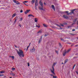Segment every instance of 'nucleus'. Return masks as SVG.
I'll use <instances>...</instances> for the list:
<instances>
[{"mask_svg":"<svg viewBox=\"0 0 78 78\" xmlns=\"http://www.w3.org/2000/svg\"><path fill=\"white\" fill-rule=\"evenodd\" d=\"M19 51H17V53L18 54V55L20 56V57H21V56H22V57H24V55H23V51L22 50H20V49H19Z\"/></svg>","mask_w":78,"mask_h":78,"instance_id":"f257e3e1","label":"nucleus"},{"mask_svg":"<svg viewBox=\"0 0 78 78\" xmlns=\"http://www.w3.org/2000/svg\"><path fill=\"white\" fill-rule=\"evenodd\" d=\"M56 64V63H54L53 65H52V69H51L50 71L51 73L54 75H55V69H54V66Z\"/></svg>","mask_w":78,"mask_h":78,"instance_id":"f03ea898","label":"nucleus"},{"mask_svg":"<svg viewBox=\"0 0 78 78\" xmlns=\"http://www.w3.org/2000/svg\"><path fill=\"white\" fill-rule=\"evenodd\" d=\"M35 3V6H38V1H37V0H36Z\"/></svg>","mask_w":78,"mask_h":78,"instance_id":"7ed1b4c3","label":"nucleus"},{"mask_svg":"<svg viewBox=\"0 0 78 78\" xmlns=\"http://www.w3.org/2000/svg\"><path fill=\"white\" fill-rule=\"evenodd\" d=\"M63 18L66 19H69V17L66 15H64L63 16Z\"/></svg>","mask_w":78,"mask_h":78,"instance_id":"20e7f679","label":"nucleus"},{"mask_svg":"<svg viewBox=\"0 0 78 78\" xmlns=\"http://www.w3.org/2000/svg\"><path fill=\"white\" fill-rule=\"evenodd\" d=\"M31 10L30 9L29 10H27L24 13L25 14H27V13H28Z\"/></svg>","mask_w":78,"mask_h":78,"instance_id":"39448f33","label":"nucleus"},{"mask_svg":"<svg viewBox=\"0 0 78 78\" xmlns=\"http://www.w3.org/2000/svg\"><path fill=\"white\" fill-rule=\"evenodd\" d=\"M66 53H67V51L65 50L63 53V56H66Z\"/></svg>","mask_w":78,"mask_h":78,"instance_id":"423d86ee","label":"nucleus"},{"mask_svg":"<svg viewBox=\"0 0 78 78\" xmlns=\"http://www.w3.org/2000/svg\"><path fill=\"white\" fill-rule=\"evenodd\" d=\"M51 6L52 9H53L54 11H55V6H54L53 5H52Z\"/></svg>","mask_w":78,"mask_h":78,"instance_id":"0eeeda50","label":"nucleus"},{"mask_svg":"<svg viewBox=\"0 0 78 78\" xmlns=\"http://www.w3.org/2000/svg\"><path fill=\"white\" fill-rule=\"evenodd\" d=\"M42 33V30L41 29L37 32V34H39V33Z\"/></svg>","mask_w":78,"mask_h":78,"instance_id":"6e6552de","label":"nucleus"},{"mask_svg":"<svg viewBox=\"0 0 78 78\" xmlns=\"http://www.w3.org/2000/svg\"><path fill=\"white\" fill-rule=\"evenodd\" d=\"M39 9H40L41 10H43L44 9H43V6H39Z\"/></svg>","mask_w":78,"mask_h":78,"instance_id":"1a4fd4ad","label":"nucleus"},{"mask_svg":"<svg viewBox=\"0 0 78 78\" xmlns=\"http://www.w3.org/2000/svg\"><path fill=\"white\" fill-rule=\"evenodd\" d=\"M40 4L41 6H43V4H42V2L41 1H40Z\"/></svg>","mask_w":78,"mask_h":78,"instance_id":"9d476101","label":"nucleus"},{"mask_svg":"<svg viewBox=\"0 0 78 78\" xmlns=\"http://www.w3.org/2000/svg\"><path fill=\"white\" fill-rule=\"evenodd\" d=\"M35 50V49H32L30 50V51H31V52H34Z\"/></svg>","mask_w":78,"mask_h":78,"instance_id":"9b49d317","label":"nucleus"},{"mask_svg":"<svg viewBox=\"0 0 78 78\" xmlns=\"http://www.w3.org/2000/svg\"><path fill=\"white\" fill-rule=\"evenodd\" d=\"M71 50V48H70L69 49H68L67 51V53H69V52Z\"/></svg>","mask_w":78,"mask_h":78,"instance_id":"f8f14e48","label":"nucleus"},{"mask_svg":"<svg viewBox=\"0 0 78 78\" xmlns=\"http://www.w3.org/2000/svg\"><path fill=\"white\" fill-rule=\"evenodd\" d=\"M34 2H35V0H32L31 2V3L32 4H34Z\"/></svg>","mask_w":78,"mask_h":78,"instance_id":"ddd939ff","label":"nucleus"},{"mask_svg":"<svg viewBox=\"0 0 78 78\" xmlns=\"http://www.w3.org/2000/svg\"><path fill=\"white\" fill-rule=\"evenodd\" d=\"M43 25L44 27H48V26L47 25V24H43Z\"/></svg>","mask_w":78,"mask_h":78,"instance_id":"4468645a","label":"nucleus"},{"mask_svg":"<svg viewBox=\"0 0 78 78\" xmlns=\"http://www.w3.org/2000/svg\"><path fill=\"white\" fill-rule=\"evenodd\" d=\"M36 27H38V28H40V27H41V26L39 24H38V25H36Z\"/></svg>","mask_w":78,"mask_h":78,"instance_id":"2eb2a0df","label":"nucleus"},{"mask_svg":"<svg viewBox=\"0 0 78 78\" xmlns=\"http://www.w3.org/2000/svg\"><path fill=\"white\" fill-rule=\"evenodd\" d=\"M48 35V33H46L45 34V35L44 36L46 37Z\"/></svg>","mask_w":78,"mask_h":78,"instance_id":"dca6fc26","label":"nucleus"},{"mask_svg":"<svg viewBox=\"0 0 78 78\" xmlns=\"http://www.w3.org/2000/svg\"><path fill=\"white\" fill-rule=\"evenodd\" d=\"M38 19L37 18H35V22H37Z\"/></svg>","mask_w":78,"mask_h":78,"instance_id":"f3484780","label":"nucleus"},{"mask_svg":"<svg viewBox=\"0 0 78 78\" xmlns=\"http://www.w3.org/2000/svg\"><path fill=\"white\" fill-rule=\"evenodd\" d=\"M16 16V13H15L12 15V17H15Z\"/></svg>","mask_w":78,"mask_h":78,"instance_id":"a211bd4d","label":"nucleus"},{"mask_svg":"<svg viewBox=\"0 0 78 78\" xmlns=\"http://www.w3.org/2000/svg\"><path fill=\"white\" fill-rule=\"evenodd\" d=\"M17 5H19L20 4V3L18 1H16L15 3Z\"/></svg>","mask_w":78,"mask_h":78,"instance_id":"6ab92c4d","label":"nucleus"},{"mask_svg":"<svg viewBox=\"0 0 78 78\" xmlns=\"http://www.w3.org/2000/svg\"><path fill=\"white\" fill-rule=\"evenodd\" d=\"M77 20V19H76L73 20V22H76Z\"/></svg>","mask_w":78,"mask_h":78,"instance_id":"aec40b11","label":"nucleus"},{"mask_svg":"<svg viewBox=\"0 0 78 78\" xmlns=\"http://www.w3.org/2000/svg\"><path fill=\"white\" fill-rule=\"evenodd\" d=\"M41 41H42V39H39V42H38V43H39V44H40V43H41Z\"/></svg>","mask_w":78,"mask_h":78,"instance_id":"412c9836","label":"nucleus"},{"mask_svg":"<svg viewBox=\"0 0 78 78\" xmlns=\"http://www.w3.org/2000/svg\"><path fill=\"white\" fill-rule=\"evenodd\" d=\"M76 9H73V10H72V12L73 14H74V11H75Z\"/></svg>","mask_w":78,"mask_h":78,"instance_id":"4be33fe9","label":"nucleus"},{"mask_svg":"<svg viewBox=\"0 0 78 78\" xmlns=\"http://www.w3.org/2000/svg\"><path fill=\"white\" fill-rule=\"evenodd\" d=\"M5 71H0V73H4Z\"/></svg>","mask_w":78,"mask_h":78,"instance_id":"5701e85b","label":"nucleus"},{"mask_svg":"<svg viewBox=\"0 0 78 78\" xmlns=\"http://www.w3.org/2000/svg\"><path fill=\"white\" fill-rule=\"evenodd\" d=\"M10 75H12V76H14V75H15V74H14V73H11L10 74Z\"/></svg>","mask_w":78,"mask_h":78,"instance_id":"b1692460","label":"nucleus"},{"mask_svg":"<svg viewBox=\"0 0 78 78\" xmlns=\"http://www.w3.org/2000/svg\"><path fill=\"white\" fill-rule=\"evenodd\" d=\"M67 61H68V59H66L65 62V64H66V62H67Z\"/></svg>","mask_w":78,"mask_h":78,"instance_id":"393cba45","label":"nucleus"},{"mask_svg":"<svg viewBox=\"0 0 78 78\" xmlns=\"http://www.w3.org/2000/svg\"><path fill=\"white\" fill-rule=\"evenodd\" d=\"M35 9L36 10H37V6H35Z\"/></svg>","mask_w":78,"mask_h":78,"instance_id":"a878e982","label":"nucleus"},{"mask_svg":"<svg viewBox=\"0 0 78 78\" xmlns=\"http://www.w3.org/2000/svg\"><path fill=\"white\" fill-rule=\"evenodd\" d=\"M28 1H24L23 2V3H28Z\"/></svg>","mask_w":78,"mask_h":78,"instance_id":"bb28decb","label":"nucleus"},{"mask_svg":"<svg viewBox=\"0 0 78 78\" xmlns=\"http://www.w3.org/2000/svg\"><path fill=\"white\" fill-rule=\"evenodd\" d=\"M12 59H13V60H14V56H12Z\"/></svg>","mask_w":78,"mask_h":78,"instance_id":"cd10ccee","label":"nucleus"},{"mask_svg":"<svg viewBox=\"0 0 78 78\" xmlns=\"http://www.w3.org/2000/svg\"><path fill=\"white\" fill-rule=\"evenodd\" d=\"M55 52L57 54V55H58V51L55 50Z\"/></svg>","mask_w":78,"mask_h":78,"instance_id":"c85d7f7f","label":"nucleus"},{"mask_svg":"<svg viewBox=\"0 0 78 78\" xmlns=\"http://www.w3.org/2000/svg\"><path fill=\"white\" fill-rule=\"evenodd\" d=\"M20 21H22V20H23V17H21V18H20Z\"/></svg>","mask_w":78,"mask_h":78,"instance_id":"c756f323","label":"nucleus"},{"mask_svg":"<svg viewBox=\"0 0 78 78\" xmlns=\"http://www.w3.org/2000/svg\"><path fill=\"white\" fill-rule=\"evenodd\" d=\"M57 26H58V27H59V28H60V29H62V28H61V26H60L58 25V24H56Z\"/></svg>","mask_w":78,"mask_h":78,"instance_id":"7c9ffc66","label":"nucleus"},{"mask_svg":"<svg viewBox=\"0 0 78 78\" xmlns=\"http://www.w3.org/2000/svg\"><path fill=\"white\" fill-rule=\"evenodd\" d=\"M53 78H57V76H53Z\"/></svg>","mask_w":78,"mask_h":78,"instance_id":"2f4dec72","label":"nucleus"},{"mask_svg":"<svg viewBox=\"0 0 78 78\" xmlns=\"http://www.w3.org/2000/svg\"><path fill=\"white\" fill-rule=\"evenodd\" d=\"M72 13V12H70L69 13H68V15H70V14L71 15Z\"/></svg>","mask_w":78,"mask_h":78,"instance_id":"473e14b6","label":"nucleus"},{"mask_svg":"<svg viewBox=\"0 0 78 78\" xmlns=\"http://www.w3.org/2000/svg\"><path fill=\"white\" fill-rule=\"evenodd\" d=\"M16 20H15V21L14 22V23L13 24L14 25V24H15V23H16Z\"/></svg>","mask_w":78,"mask_h":78,"instance_id":"72a5a7b5","label":"nucleus"},{"mask_svg":"<svg viewBox=\"0 0 78 78\" xmlns=\"http://www.w3.org/2000/svg\"><path fill=\"white\" fill-rule=\"evenodd\" d=\"M13 2H14V3H16V2H17V0H13Z\"/></svg>","mask_w":78,"mask_h":78,"instance_id":"f704fd0d","label":"nucleus"},{"mask_svg":"<svg viewBox=\"0 0 78 78\" xmlns=\"http://www.w3.org/2000/svg\"><path fill=\"white\" fill-rule=\"evenodd\" d=\"M30 44H31V43H30V44H29V45L28 46H27V49H28V48L29 47H30Z\"/></svg>","mask_w":78,"mask_h":78,"instance_id":"c9c22d12","label":"nucleus"},{"mask_svg":"<svg viewBox=\"0 0 78 78\" xmlns=\"http://www.w3.org/2000/svg\"><path fill=\"white\" fill-rule=\"evenodd\" d=\"M4 76V75L3 74H0V76Z\"/></svg>","mask_w":78,"mask_h":78,"instance_id":"e433bc0d","label":"nucleus"},{"mask_svg":"<svg viewBox=\"0 0 78 78\" xmlns=\"http://www.w3.org/2000/svg\"><path fill=\"white\" fill-rule=\"evenodd\" d=\"M33 16V15H28V17H30V16Z\"/></svg>","mask_w":78,"mask_h":78,"instance_id":"4c0bfd02","label":"nucleus"},{"mask_svg":"<svg viewBox=\"0 0 78 78\" xmlns=\"http://www.w3.org/2000/svg\"><path fill=\"white\" fill-rule=\"evenodd\" d=\"M12 70H15V68H12Z\"/></svg>","mask_w":78,"mask_h":78,"instance_id":"58836bf2","label":"nucleus"},{"mask_svg":"<svg viewBox=\"0 0 78 78\" xmlns=\"http://www.w3.org/2000/svg\"><path fill=\"white\" fill-rule=\"evenodd\" d=\"M76 65H74V66H73V69H74V68H75V66Z\"/></svg>","mask_w":78,"mask_h":78,"instance_id":"ea45409f","label":"nucleus"},{"mask_svg":"<svg viewBox=\"0 0 78 78\" xmlns=\"http://www.w3.org/2000/svg\"><path fill=\"white\" fill-rule=\"evenodd\" d=\"M70 34L71 35H73V36L74 35V34H73L72 33H70Z\"/></svg>","mask_w":78,"mask_h":78,"instance_id":"a19ab883","label":"nucleus"},{"mask_svg":"<svg viewBox=\"0 0 78 78\" xmlns=\"http://www.w3.org/2000/svg\"><path fill=\"white\" fill-rule=\"evenodd\" d=\"M65 12L67 13V15H68V14H69V12H68V11H66Z\"/></svg>","mask_w":78,"mask_h":78,"instance_id":"79ce46f5","label":"nucleus"},{"mask_svg":"<svg viewBox=\"0 0 78 78\" xmlns=\"http://www.w3.org/2000/svg\"><path fill=\"white\" fill-rule=\"evenodd\" d=\"M19 26L20 27H22V25H21V24H20L19 25Z\"/></svg>","mask_w":78,"mask_h":78,"instance_id":"37998d69","label":"nucleus"},{"mask_svg":"<svg viewBox=\"0 0 78 78\" xmlns=\"http://www.w3.org/2000/svg\"><path fill=\"white\" fill-rule=\"evenodd\" d=\"M20 12H23V10H20Z\"/></svg>","mask_w":78,"mask_h":78,"instance_id":"c03bdc74","label":"nucleus"},{"mask_svg":"<svg viewBox=\"0 0 78 78\" xmlns=\"http://www.w3.org/2000/svg\"><path fill=\"white\" fill-rule=\"evenodd\" d=\"M60 25L62 26V27H64V25H63V24H61Z\"/></svg>","mask_w":78,"mask_h":78,"instance_id":"a18cd8bd","label":"nucleus"},{"mask_svg":"<svg viewBox=\"0 0 78 78\" xmlns=\"http://www.w3.org/2000/svg\"><path fill=\"white\" fill-rule=\"evenodd\" d=\"M72 31H75V29H73Z\"/></svg>","mask_w":78,"mask_h":78,"instance_id":"49530a36","label":"nucleus"},{"mask_svg":"<svg viewBox=\"0 0 78 78\" xmlns=\"http://www.w3.org/2000/svg\"><path fill=\"white\" fill-rule=\"evenodd\" d=\"M44 5H46V3H45V2H44Z\"/></svg>","mask_w":78,"mask_h":78,"instance_id":"de8ad7c7","label":"nucleus"},{"mask_svg":"<svg viewBox=\"0 0 78 78\" xmlns=\"http://www.w3.org/2000/svg\"><path fill=\"white\" fill-rule=\"evenodd\" d=\"M27 64H28V66H30V64H29V63H27Z\"/></svg>","mask_w":78,"mask_h":78,"instance_id":"09e8293b","label":"nucleus"},{"mask_svg":"<svg viewBox=\"0 0 78 78\" xmlns=\"http://www.w3.org/2000/svg\"><path fill=\"white\" fill-rule=\"evenodd\" d=\"M59 46H61V43H59Z\"/></svg>","mask_w":78,"mask_h":78,"instance_id":"8fccbe9b","label":"nucleus"},{"mask_svg":"<svg viewBox=\"0 0 78 78\" xmlns=\"http://www.w3.org/2000/svg\"><path fill=\"white\" fill-rule=\"evenodd\" d=\"M74 24H75V23H73L72 24V25H74Z\"/></svg>","mask_w":78,"mask_h":78,"instance_id":"3c124183","label":"nucleus"},{"mask_svg":"<svg viewBox=\"0 0 78 78\" xmlns=\"http://www.w3.org/2000/svg\"><path fill=\"white\" fill-rule=\"evenodd\" d=\"M50 75H51V76H53L54 75H53V74H50Z\"/></svg>","mask_w":78,"mask_h":78,"instance_id":"603ef678","label":"nucleus"},{"mask_svg":"<svg viewBox=\"0 0 78 78\" xmlns=\"http://www.w3.org/2000/svg\"><path fill=\"white\" fill-rule=\"evenodd\" d=\"M14 46H15V47H16V48H17V46L15 45Z\"/></svg>","mask_w":78,"mask_h":78,"instance_id":"864d4df0","label":"nucleus"},{"mask_svg":"<svg viewBox=\"0 0 78 78\" xmlns=\"http://www.w3.org/2000/svg\"><path fill=\"white\" fill-rule=\"evenodd\" d=\"M40 39H42V36H41V38Z\"/></svg>","mask_w":78,"mask_h":78,"instance_id":"5fc2aeb1","label":"nucleus"},{"mask_svg":"<svg viewBox=\"0 0 78 78\" xmlns=\"http://www.w3.org/2000/svg\"><path fill=\"white\" fill-rule=\"evenodd\" d=\"M76 73L77 74V75H78V72L77 71L76 72Z\"/></svg>","mask_w":78,"mask_h":78,"instance_id":"6e6d98bb","label":"nucleus"},{"mask_svg":"<svg viewBox=\"0 0 78 78\" xmlns=\"http://www.w3.org/2000/svg\"><path fill=\"white\" fill-rule=\"evenodd\" d=\"M77 25H78V21H77L76 22Z\"/></svg>","mask_w":78,"mask_h":78,"instance_id":"4d7b16f0","label":"nucleus"},{"mask_svg":"<svg viewBox=\"0 0 78 78\" xmlns=\"http://www.w3.org/2000/svg\"><path fill=\"white\" fill-rule=\"evenodd\" d=\"M61 41H63V39L62 38H61Z\"/></svg>","mask_w":78,"mask_h":78,"instance_id":"13d9d810","label":"nucleus"},{"mask_svg":"<svg viewBox=\"0 0 78 78\" xmlns=\"http://www.w3.org/2000/svg\"><path fill=\"white\" fill-rule=\"evenodd\" d=\"M69 27H71V26H68V28H69Z\"/></svg>","mask_w":78,"mask_h":78,"instance_id":"bf43d9fd","label":"nucleus"},{"mask_svg":"<svg viewBox=\"0 0 78 78\" xmlns=\"http://www.w3.org/2000/svg\"><path fill=\"white\" fill-rule=\"evenodd\" d=\"M10 58H12V56H10V57H9Z\"/></svg>","mask_w":78,"mask_h":78,"instance_id":"052dcab7","label":"nucleus"},{"mask_svg":"<svg viewBox=\"0 0 78 78\" xmlns=\"http://www.w3.org/2000/svg\"><path fill=\"white\" fill-rule=\"evenodd\" d=\"M62 64H64V63L62 62Z\"/></svg>","mask_w":78,"mask_h":78,"instance_id":"680f3d73","label":"nucleus"},{"mask_svg":"<svg viewBox=\"0 0 78 78\" xmlns=\"http://www.w3.org/2000/svg\"><path fill=\"white\" fill-rule=\"evenodd\" d=\"M27 50H28V49H27H27H26V51H27Z\"/></svg>","mask_w":78,"mask_h":78,"instance_id":"e2e57ef3","label":"nucleus"},{"mask_svg":"<svg viewBox=\"0 0 78 78\" xmlns=\"http://www.w3.org/2000/svg\"><path fill=\"white\" fill-rule=\"evenodd\" d=\"M26 6H28V5H26Z\"/></svg>","mask_w":78,"mask_h":78,"instance_id":"0e129e2a","label":"nucleus"},{"mask_svg":"<svg viewBox=\"0 0 78 78\" xmlns=\"http://www.w3.org/2000/svg\"><path fill=\"white\" fill-rule=\"evenodd\" d=\"M24 5H26V4H25V3H24Z\"/></svg>","mask_w":78,"mask_h":78,"instance_id":"69168bd1","label":"nucleus"},{"mask_svg":"<svg viewBox=\"0 0 78 78\" xmlns=\"http://www.w3.org/2000/svg\"><path fill=\"white\" fill-rule=\"evenodd\" d=\"M77 39H78V37H77Z\"/></svg>","mask_w":78,"mask_h":78,"instance_id":"338daca9","label":"nucleus"},{"mask_svg":"<svg viewBox=\"0 0 78 78\" xmlns=\"http://www.w3.org/2000/svg\"><path fill=\"white\" fill-rule=\"evenodd\" d=\"M10 78H12V77H10Z\"/></svg>","mask_w":78,"mask_h":78,"instance_id":"774afa93","label":"nucleus"}]
</instances>
